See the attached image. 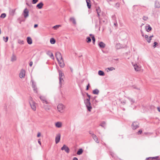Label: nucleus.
I'll return each instance as SVG.
<instances>
[{
	"label": "nucleus",
	"mask_w": 160,
	"mask_h": 160,
	"mask_svg": "<svg viewBox=\"0 0 160 160\" xmlns=\"http://www.w3.org/2000/svg\"><path fill=\"white\" fill-rule=\"evenodd\" d=\"M86 94L88 98L84 100V103L88 111L91 112L92 109V107L90 102V96L88 93H87Z\"/></svg>",
	"instance_id": "f257e3e1"
},
{
	"label": "nucleus",
	"mask_w": 160,
	"mask_h": 160,
	"mask_svg": "<svg viewBox=\"0 0 160 160\" xmlns=\"http://www.w3.org/2000/svg\"><path fill=\"white\" fill-rule=\"evenodd\" d=\"M29 104L31 108L34 111L36 110L37 104L33 100H31L29 101Z\"/></svg>",
	"instance_id": "f03ea898"
},
{
	"label": "nucleus",
	"mask_w": 160,
	"mask_h": 160,
	"mask_svg": "<svg viewBox=\"0 0 160 160\" xmlns=\"http://www.w3.org/2000/svg\"><path fill=\"white\" fill-rule=\"evenodd\" d=\"M58 73L59 74V84L61 86V83L63 82L62 77L64 76V74L62 71L60 70H58Z\"/></svg>",
	"instance_id": "7ed1b4c3"
},
{
	"label": "nucleus",
	"mask_w": 160,
	"mask_h": 160,
	"mask_svg": "<svg viewBox=\"0 0 160 160\" xmlns=\"http://www.w3.org/2000/svg\"><path fill=\"white\" fill-rule=\"evenodd\" d=\"M65 108V106L62 104H59L57 106V108L58 111L61 113L63 112L64 109Z\"/></svg>",
	"instance_id": "20e7f679"
},
{
	"label": "nucleus",
	"mask_w": 160,
	"mask_h": 160,
	"mask_svg": "<svg viewBox=\"0 0 160 160\" xmlns=\"http://www.w3.org/2000/svg\"><path fill=\"white\" fill-rule=\"evenodd\" d=\"M25 71L23 69H22L19 74V77L21 78H24L25 76Z\"/></svg>",
	"instance_id": "39448f33"
},
{
	"label": "nucleus",
	"mask_w": 160,
	"mask_h": 160,
	"mask_svg": "<svg viewBox=\"0 0 160 160\" xmlns=\"http://www.w3.org/2000/svg\"><path fill=\"white\" fill-rule=\"evenodd\" d=\"M139 123L137 122H133L132 125V128L134 129H136L139 127Z\"/></svg>",
	"instance_id": "423d86ee"
},
{
	"label": "nucleus",
	"mask_w": 160,
	"mask_h": 160,
	"mask_svg": "<svg viewBox=\"0 0 160 160\" xmlns=\"http://www.w3.org/2000/svg\"><path fill=\"white\" fill-rule=\"evenodd\" d=\"M31 82L32 83V87L33 88L34 92L37 93L38 92V90L37 87L36 86V83L33 80H32Z\"/></svg>",
	"instance_id": "0eeeda50"
},
{
	"label": "nucleus",
	"mask_w": 160,
	"mask_h": 160,
	"mask_svg": "<svg viewBox=\"0 0 160 160\" xmlns=\"http://www.w3.org/2000/svg\"><path fill=\"white\" fill-rule=\"evenodd\" d=\"M61 149L62 150H64L67 153L69 152L70 150L69 148L65 145H64L62 147Z\"/></svg>",
	"instance_id": "6e6552de"
},
{
	"label": "nucleus",
	"mask_w": 160,
	"mask_h": 160,
	"mask_svg": "<svg viewBox=\"0 0 160 160\" xmlns=\"http://www.w3.org/2000/svg\"><path fill=\"white\" fill-rule=\"evenodd\" d=\"M56 56L57 61L62 59L61 54L59 52H57L56 53Z\"/></svg>",
	"instance_id": "1a4fd4ad"
},
{
	"label": "nucleus",
	"mask_w": 160,
	"mask_h": 160,
	"mask_svg": "<svg viewBox=\"0 0 160 160\" xmlns=\"http://www.w3.org/2000/svg\"><path fill=\"white\" fill-rule=\"evenodd\" d=\"M29 11L28 10L27 8H25L23 12V15L25 18H26L28 16Z\"/></svg>",
	"instance_id": "9d476101"
},
{
	"label": "nucleus",
	"mask_w": 160,
	"mask_h": 160,
	"mask_svg": "<svg viewBox=\"0 0 160 160\" xmlns=\"http://www.w3.org/2000/svg\"><path fill=\"white\" fill-rule=\"evenodd\" d=\"M61 135L60 133H58L57 135L55 137V143L56 144L58 143L60 140Z\"/></svg>",
	"instance_id": "9b49d317"
},
{
	"label": "nucleus",
	"mask_w": 160,
	"mask_h": 160,
	"mask_svg": "<svg viewBox=\"0 0 160 160\" xmlns=\"http://www.w3.org/2000/svg\"><path fill=\"white\" fill-rule=\"evenodd\" d=\"M39 98L43 103H45L46 104L48 103V102L47 100V99L45 97L43 96H40L39 97Z\"/></svg>",
	"instance_id": "f8f14e48"
},
{
	"label": "nucleus",
	"mask_w": 160,
	"mask_h": 160,
	"mask_svg": "<svg viewBox=\"0 0 160 160\" xmlns=\"http://www.w3.org/2000/svg\"><path fill=\"white\" fill-rule=\"evenodd\" d=\"M59 66L61 68H63L64 66V63L63 62V59L58 61Z\"/></svg>",
	"instance_id": "ddd939ff"
},
{
	"label": "nucleus",
	"mask_w": 160,
	"mask_h": 160,
	"mask_svg": "<svg viewBox=\"0 0 160 160\" xmlns=\"http://www.w3.org/2000/svg\"><path fill=\"white\" fill-rule=\"evenodd\" d=\"M99 47L100 48H104L106 47V44L102 42H100L98 43Z\"/></svg>",
	"instance_id": "4468645a"
},
{
	"label": "nucleus",
	"mask_w": 160,
	"mask_h": 160,
	"mask_svg": "<svg viewBox=\"0 0 160 160\" xmlns=\"http://www.w3.org/2000/svg\"><path fill=\"white\" fill-rule=\"evenodd\" d=\"M133 67L135 71H139L140 70V67H139L137 64L133 65Z\"/></svg>",
	"instance_id": "2eb2a0df"
},
{
	"label": "nucleus",
	"mask_w": 160,
	"mask_h": 160,
	"mask_svg": "<svg viewBox=\"0 0 160 160\" xmlns=\"http://www.w3.org/2000/svg\"><path fill=\"white\" fill-rule=\"evenodd\" d=\"M92 137L95 141L98 143H99V141L97 136L94 134H92Z\"/></svg>",
	"instance_id": "dca6fc26"
},
{
	"label": "nucleus",
	"mask_w": 160,
	"mask_h": 160,
	"mask_svg": "<svg viewBox=\"0 0 160 160\" xmlns=\"http://www.w3.org/2000/svg\"><path fill=\"white\" fill-rule=\"evenodd\" d=\"M62 126V123L61 122H58L55 123V126L58 128H61Z\"/></svg>",
	"instance_id": "f3484780"
},
{
	"label": "nucleus",
	"mask_w": 160,
	"mask_h": 160,
	"mask_svg": "<svg viewBox=\"0 0 160 160\" xmlns=\"http://www.w3.org/2000/svg\"><path fill=\"white\" fill-rule=\"evenodd\" d=\"M43 6V4L42 2H40L39 4H38L36 6L37 8H38V9H41L42 8Z\"/></svg>",
	"instance_id": "a211bd4d"
},
{
	"label": "nucleus",
	"mask_w": 160,
	"mask_h": 160,
	"mask_svg": "<svg viewBox=\"0 0 160 160\" xmlns=\"http://www.w3.org/2000/svg\"><path fill=\"white\" fill-rule=\"evenodd\" d=\"M27 42L29 44H31L32 43V40L30 37H28L27 38Z\"/></svg>",
	"instance_id": "6ab92c4d"
},
{
	"label": "nucleus",
	"mask_w": 160,
	"mask_h": 160,
	"mask_svg": "<svg viewBox=\"0 0 160 160\" xmlns=\"http://www.w3.org/2000/svg\"><path fill=\"white\" fill-rule=\"evenodd\" d=\"M155 7L156 8H159L160 7V3L158 1H156L155 3Z\"/></svg>",
	"instance_id": "aec40b11"
},
{
	"label": "nucleus",
	"mask_w": 160,
	"mask_h": 160,
	"mask_svg": "<svg viewBox=\"0 0 160 160\" xmlns=\"http://www.w3.org/2000/svg\"><path fill=\"white\" fill-rule=\"evenodd\" d=\"M17 57L14 54H13L11 58V61L14 62L16 60Z\"/></svg>",
	"instance_id": "412c9836"
},
{
	"label": "nucleus",
	"mask_w": 160,
	"mask_h": 160,
	"mask_svg": "<svg viewBox=\"0 0 160 160\" xmlns=\"http://www.w3.org/2000/svg\"><path fill=\"white\" fill-rule=\"evenodd\" d=\"M87 4V6L88 8L90 9L91 8V4L90 0H86Z\"/></svg>",
	"instance_id": "4be33fe9"
},
{
	"label": "nucleus",
	"mask_w": 160,
	"mask_h": 160,
	"mask_svg": "<svg viewBox=\"0 0 160 160\" xmlns=\"http://www.w3.org/2000/svg\"><path fill=\"white\" fill-rule=\"evenodd\" d=\"M69 20L71 21L72 22L73 24L75 25L76 24V21L75 19L73 17L71 18Z\"/></svg>",
	"instance_id": "5701e85b"
},
{
	"label": "nucleus",
	"mask_w": 160,
	"mask_h": 160,
	"mask_svg": "<svg viewBox=\"0 0 160 160\" xmlns=\"http://www.w3.org/2000/svg\"><path fill=\"white\" fill-rule=\"evenodd\" d=\"M145 28L146 29V31L148 32H149L150 31L152 30V28L151 27L150 25H148V26L145 27Z\"/></svg>",
	"instance_id": "b1692460"
},
{
	"label": "nucleus",
	"mask_w": 160,
	"mask_h": 160,
	"mask_svg": "<svg viewBox=\"0 0 160 160\" xmlns=\"http://www.w3.org/2000/svg\"><path fill=\"white\" fill-rule=\"evenodd\" d=\"M98 74L100 76H104L105 75L104 72L101 70H99L98 72Z\"/></svg>",
	"instance_id": "393cba45"
},
{
	"label": "nucleus",
	"mask_w": 160,
	"mask_h": 160,
	"mask_svg": "<svg viewBox=\"0 0 160 160\" xmlns=\"http://www.w3.org/2000/svg\"><path fill=\"white\" fill-rule=\"evenodd\" d=\"M83 152V150L82 149H80L77 152V154L78 155L81 154Z\"/></svg>",
	"instance_id": "a878e982"
},
{
	"label": "nucleus",
	"mask_w": 160,
	"mask_h": 160,
	"mask_svg": "<svg viewBox=\"0 0 160 160\" xmlns=\"http://www.w3.org/2000/svg\"><path fill=\"white\" fill-rule=\"evenodd\" d=\"M93 93L94 94H98L99 91L98 89H95L93 91Z\"/></svg>",
	"instance_id": "bb28decb"
},
{
	"label": "nucleus",
	"mask_w": 160,
	"mask_h": 160,
	"mask_svg": "<svg viewBox=\"0 0 160 160\" xmlns=\"http://www.w3.org/2000/svg\"><path fill=\"white\" fill-rule=\"evenodd\" d=\"M50 42L51 44H54L55 43L56 41L55 39L54 38H52L50 39Z\"/></svg>",
	"instance_id": "cd10ccee"
},
{
	"label": "nucleus",
	"mask_w": 160,
	"mask_h": 160,
	"mask_svg": "<svg viewBox=\"0 0 160 160\" xmlns=\"http://www.w3.org/2000/svg\"><path fill=\"white\" fill-rule=\"evenodd\" d=\"M106 69H107V72L108 71H112L115 69V68L113 67H110L107 68Z\"/></svg>",
	"instance_id": "c85d7f7f"
},
{
	"label": "nucleus",
	"mask_w": 160,
	"mask_h": 160,
	"mask_svg": "<svg viewBox=\"0 0 160 160\" xmlns=\"http://www.w3.org/2000/svg\"><path fill=\"white\" fill-rule=\"evenodd\" d=\"M61 26V25H56L54 26H53L52 27V28L54 30H57V29L59 27H60Z\"/></svg>",
	"instance_id": "c756f323"
},
{
	"label": "nucleus",
	"mask_w": 160,
	"mask_h": 160,
	"mask_svg": "<svg viewBox=\"0 0 160 160\" xmlns=\"http://www.w3.org/2000/svg\"><path fill=\"white\" fill-rule=\"evenodd\" d=\"M127 98L128 99L129 101L130 102L131 104H132L134 102V101L132 98H130L129 97H128Z\"/></svg>",
	"instance_id": "7c9ffc66"
},
{
	"label": "nucleus",
	"mask_w": 160,
	"mask_h": 160,
	"mask_svg": "<svg viewBox=\"0 0 160 160\" xmlns=\"http://www.w3.org/2000/svg\"><path fill=\"white\" fill-rule=\"evenodd\" d=\"M18 43L20 44H23L24 43V41L20 39L18 40Z\"/></svg>",
	"instance_id": "2f4dec72"
},
{
	"label": "nucleus",
	"mask_w": 160,
	"mask_h": 160,
	"mask_svg": "<svg viewBox=\"0 0 160 160\" xmlns=\"http://www.w3.org/2000/svg\"><path fill=\"white\" fill-rule=\"evenodd\" d=\"M86 41L88 43H89L91 41V38L89 37H88L86 38Z\"/></svg>",
	"instance_id": "473e14b6"
},
{
	"label": "nucleus",
	"mask_w": 160,
	"mask_h": 160,
	"mask_svg": "<svg viewBox=\"0 0 160 160\" xmlns=\"http://www.w3.org/2000/svg\"><path fill=\"white\" fill-rule=\"evenodd\" d=\"M6 17V14L5 13H3L1 14L0 16V18H4Z\"/></svg>",
	"instance_id": "72a5a7b5"
},
{
	"label": "nucleus",
	"mask_w": 160,
	"mask_h": 160,
	"mask_svg": "<svg viewBox=\"0 0 160 160\" xmlns=\"http://www.w3.org/2000/svg\"><path fill=\"white\" fill-rule=\"evenodd\" d=\"M96 10L97 11V13H100L101 12V10L99 7L97 8L96 9Z\"/></svg>",
	"instance_id": "f704fd0d"
},
{
	"label": "nucleus",
	"mask_w": 160,
	"mask_h": 160,
	"mask_svg": "<svg viewBox=\"0 0 160 160\" xmlns=\"http://www.w3.org/2000/svg\"><path fill=\"white\" fill-rule=\"evenodd\" d=\"M153 37V35H152L149 37V40H148V43H150L151 42V40L152 39V38Z\"/></svg>",
	"instance_id": "c9c22d12"
},
{
	"label": "nucleus",
	"mask_w": 160,
	"mask_h": 160,
	"mask_svg": "<svg viewBox=\"0 0 160 160\" xmlns=\"http://www.w3.org/2000/svg\"><path fill=\"white\" fill-rule=\"evenodd\" d=\"M148 19V17L146 16H144L143 17L142 19L144 21H146Z\"/></svg>",
	"instance_id": "e433bc0d"
},
{
	"label": "nucleus",
	"mask_w": 160,
	"mask_h": 160,
	"mask_svg": "<svg viewBox=\"0 0 160 160\" xmlns=\"http://www.w3.org/2000/svg\"><path fill=\"white\" fill-rule=\"evenodd\" d=\"M3 38L4 41L5 42H7L8 41V37H6V38H5V37H3Z\"/></svg>",
	"instance_id": "4c0bfd02"
},
{
	"label": "nucleus",
	"mask_w": 160,
	"mask_h": 160,
	"mask_svg": "<svg viewBox=\"0 0 160 160\" xmlns=\"http://www.w3.org/2000/svg\"><path fill=\"white\" fill-rule=\"evenodd\" d=\"M105 122H102L101 124H100V126L103 127H105Z\"/></svg>",
	"instance_id": "58836bf2"
},
{
	"label": "nucleus",
	"mask_w": 160,
	"mask_h": 160,
	"mask_svg": "<svg viewBox=\"0 0 160 160\" xmlns=\"http://www.w3.org/2000/svg\"><path fill=\"white\" fill-rule=\"evenodd\" d=\"M155 158V157H149L146 158V160H151L153 159H154Z\"/></svg>",
	"instance_id": "ea45409f"
},
{
	"label": "nucleus",
	"mask_w": 160,
	"mask_h": 160,
	"mask_svg": "<svg viewBox=\"0 0 160 160\" xmlns=\"http://www.w3.org/2000/svg\"><path fill=\"white\" fill-rule=\"evenodd\" d=\"M38 0H32V3L33 4H35L38 2Z\"/></svg>",
	"instance_id": "a19ab883"
},
{
	"label": "nucleus",
	"mask_w": 160,
	"mask_h": 160,
	"mask_svg": "<svg viewBox=\"0 0 160 160\" xmlns=\"http://www.w3.org/2000/svg\"><path fill=\"white\" fill-rule=\"evenodd\" d=\"M145 37L146 40L148 41V40H149V37H148V36L147 35H146L145 36Z\"/></svg>",
	"instance_id": "79ce46f5"
},
{
	"label": "nucleus",
	"mask_w": 160,
	"mask_h": 160,
	"mask_svg": "<svg viewBox=\"0 0 160 160\" xmlns=\"http://www.w3.org/2000/svg\"><path fill=\"white\" fill-rule=\"evenodd\" d=\"M90 36H92V40L95 39L94 36L93 35L91 34H90Z\"/></svg>",
	"instance_id": "37998d69"
},
{
	"label": "nucleus",
	"mask_w": 160,
	"mask_h": 160,
	"mask_svg": "<svg viewBox=\"0 0 160 160\" xmlns=\"http://www.w3.org/2000/svg\"><path fill=\"white\" fill-rule=\"evenodd\" d=\"M158 44V43L157 42H154V45L153 47L154 48H155L156 47V46Z\"/></svg>",
	"instance_id": "c03bdc74"
},
{
	"label": "nucleus",
	"mask_w": 160,
	"mask_h": 160,
	"mask_svg": "<svg viewBox=\"0 0 160 160\" xmlns=\"http://www.w3.org/2000/svg\"><path fill=\"white\" fill-rule=\"evenodd\" d=\"M50 57L51 58H52V59H54V56H53L52 53H51V55H50Z\"/></svg>",
	"instance_id": "a18cd8bd"
},
{
	"label": "nucleus",
	"mask_w": 160,
	"mask_h": 160,
	"mask_svg": "<svg viewBox=\"0 0 160 160\" xmlns=\"http://www.w3.org/2000/svg\"><path fill=\"white\" fill-rule=\"evenodd\" d=\"M89 86H90L89 84L88 83V85L87 86V88H86V90H88L89 87Z\"/></svg>",
	"instance_id": "49530a36"
},
{
	"label": "nucleus",
	"mask_w": 160,
	"mask_h": 160,
	"mask_svg": "<svg viewBox=\"0 0 160 160\" xmlns=\"http://www.w3.org/2000/svg\"><path fill=\"white\" fill-rule=\"evenodd\" d=\"M142 132V130H139L138 132V134H141Z\"/></svg>",
	"instance_id": "de8ad7c7"
},
{
	"label": "nucleus",
	"mask_w": 160,
	"mask_h": 160,
	"mask_svg": "<svg viewBox=\"0 0 160 160\" xmlns=\"http://www.w3.org/2000/svg\"><path fill=\"white\" fill-rule=\"evenodd\" d=\"M41 135V133L39 132H38L37 135L38 137H39Z\"/></svg>",
	"instance_id": "09e8293b"
},
{
	"label": "nucleus",
	"mask_w": 160,
	"mask_h": 160,
	"mask_svg": "<svg viewBox=\"0 0 160 160\" xmlns=\"http://www.w3.org/2000/svg\"><path fill=\"white\" fill-rule=\"evenodd\" d=\"M32 62H30L29 63V65L30 67H32Z\"/></svg>",
	"instance_id": "8fccbe9b"
},
{
	"label": "nucleus",
	"mask_w": 160,
	"mask_h": 160,
	"mask_svg": "<svg viewBox=\"0 0 160 160\" xmlns=\"http://www.w3.org/2000/svg\"><path fill=\"white\" fill-rule=\"evenodd\" d=\"M133 87L134 88L137 89L139 90H140V88H136V86H134Z\"/></svg>",
	"instance_id": "3c124183"
},
{
	"label": "nucleus",
	"mask_w": 160,
	"mask_h": 160,
	"mask_svg": "<svg viewBox=\"0 0 160 160\" xmlns=\"http://www.w3.org/2000/svg\"><path fill=\"white\" fill-rule=\"evenodd\" d=\"M38 25L37 24H36L34 25V27L35 28H37V27H38Z\"/></svg>",
	"instance_id": "603ef678"
},
{
	"label": "nucleus",
	"mask_w": 160,
	"mask_h": 160,
	"mask_svg": "<svg viewBox=\"0 0 160 160\" xmlns=\"http://www.w3.org/2000/svg\"><path fill=\"white\" fill-rule=\"evenodd\" d=\"M38 143L40 145H41V141H40V139L38 140Z\"/></svg>",
	"instance_id": "864d4df0"
},
{
	"label": "nucleus",
	"mask_w": 160,
	"mask_h": 160,
	"mask_svg": "<svg viewBox=\"0 0 160 160\" xmlns=\"http://www.w3.org/2000/svg\"><path fill=\"white\" fill-rule=\"evenodd\" d=\"M73 160H78L77 158L74 157L73 158Z\"/></svg>",
	"instance_id": "5fc2aeb1"
},
{
	"label": "nucleus",
	"mask_w": 160,
	"mask_h": 160,
	"mask_svg": "<svg viewBox=\"0 0 160 160\" xmlns=\"http://www.w3.org/2000/svg\"><path fill=\"white\" fill-rule=\"evenodd\" d=\"M157 109L158 110V111L160 112V108L159 107H158Z\"/></svg>",
	"instance_id": "6e6d98bb"
},
{
	"label": "nucleus",
	"mask_w": 160,
	"mask_h": 160,
	"mask_svg": "<svg viewBox=\"0 0 160 160\" xmlns=\"http://www.w3.org/2000/svg\"><path fill=\"white\" fill-rule=\"evenodd\" d=\"M89 133L90 134H91L92 136V134H93L92 133L91 131H90L89 132Z\"/></svg>",
	"instance_id": "4d7b16f0"
},
{
	"label": "nucleus",
	"mask_w": 160,
	"mask_h": 160,
	"mask_svg": "<svg viewBox=\"0 0 160 160\" xmlns=\"http://www.w3.org/2000/svg\"><path fill=\"white\" fill-rule=\"evenodd\" d=\"M99 13H97L98 16V17L99 19V18H100V15Z\"/></svg>",
	"instance_id": "13d9d810"
},
{
	"label": "nucleus",
	"mask_w": 160,
	"mask_h": 160,
	"mask_svg": "<svg viewBox=\"0 0 160 160\" xmlns=\"http://www.w3.org/2000/svg\"><path fill=\"white\" fill-rule=\"evenodd\" d=\"M70 68L71 72H73V69L71 67Z\"/></svg>",
	"instance_id": "bf43d9fd"
},
{
	"label": "nucleus",
	"mask_w": 160,
	"mask_h": 160,
	"mask_svg": "<svg viewBox=\"0 0 160 160\" xmlns=\"http://www.w3.org/2000/svg\"><path fill=\"white\" fill-rule=\"evenodd\" d=\"M92 40V42H93V44H94L95 42V39L93 40Z\"/></svg>",
	"instance_id": "052dcab7"
},
{
	"label": "nucleus",
	"mask_w": 160,
	"mask_h": 160,
	"mask_svg": "<svg viewBox=\"0 0 160 160\" xmlns=\"http://www.w3.org/2000/svg\"><path fill=\"white\" fill-rule=\"evenodd\" d=\"M15 9L12 10V12L14 13L15 12Z\"/></svg>",
	"instance_id": "680f3d73"
},
{
	"label": "nucleus",
	"mask_w": 160,
	"mask_h": 160,
	"mask_svg": "<svg viewBox=\"0 0 160 160\" xmlns=\"http://www.w3.org/2000/svg\"><path fill=\"white\" fill-rule=\"evenodd\" d=\"M114 25H115V26H116L117 25V22L114 23Z\"/></svg>",
	"instance_id": "e2e57ef3"
},
{
	"label": "nucleus",
	"mask_w": 160,
	"mask_h": 160,
	"mask_svg": "<svg viewBox=\"0 0 160 160\" xmlns=\"http://www.w3.org/2000/svg\"><path fill=\"white\" fill-rule=\"evenodd\" d=\"M111 155L112 156V157H114L113 154V153H111Z\"/></svg>",
	"instance_id": "0e129e2a"
},
{
	"label": "nucleus",
	"mask_w": 160,
	"mask_h": 160,
	"mask_svg": "<svg viewBox=\"0 0 160 160\" xmlns=\"http://www.w3.org/2000/svg\"><path fill=\"white\" fill-rule=\"evenodd\" d=\"M142 36L143 37L144 36V34H143V33L142 32Z\"/></svg>",
	"instance_id": "69168bd1"
},
{
	"label": "nucleus",
	"mask_w": 160,
	"mask_h": 160,
	"mask_svg": "<svg viewBox=\"0 0 160 160\" xmlns=\"http://www.w3.org/2000/svg\"><path fill=\"white\" fill-rule=\"evenodd\" d=\"M1 29H0V34H1Z\"/></svg>",
	"instance_id": "338daca9"
},
{
	"label": "nucleus",
	"mask_w": 160,
	"mask_h": 160,
	"mask_svg": "<svg viewBox=\"0 0 160 160\" xmlns=\"http://www.w3.org/2000/svg\"><path fill=\"white\" fill-rule=\"evenodd\" d=\"M96 97H94V98L93 99H95Z\"/></svg>",
	"instance_id": "774afa93"
}]
</instances>
